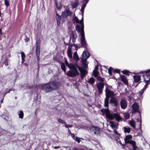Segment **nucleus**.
Listing matches in <instances>:
<instances>
[{"label": "nucleus", "mask_w": 150, "mask_h": 150, "mask_svg": "<svg viewBox=\"0 0 150 150\" xmlns=\"http://www.w3.org/2000/svg\"><path fill=\"white\" fill-rule=\"evenodd\" d=\"M144 73L143 75V77L144 81L146 84L144 87L138 93L139 96L140 97H142V96L144 91L147 88V86L149 83H150V69H148L144 71H141L140 74Z\"/></svg>", "instance_id": "1"}, {"label": "nucleus", "mask_w": 150, "mask_h": 150, "mask_svg": "<svg viewBox=\"0 0 150 150\" xmlns=\"http://www.w3.org/2000/svg\"><path fill=\"white\" fill-rule=\"evenodd\" d=\"M112 86L107 85L105 88L106 98L104 100V106L105 107H108L109 102L108 100L110 97L112 98L115 96V94L114 92L111 91Z\"/></svg>", "instance_id": "2"}, {"label": "nucleus", "mask_w": 150, "mask_h": 150, "mask_svg": "<svg viewBox=\"0 0 150 150\" xmlns=\"http://www.w3.org/2000/svg\"><path fill=\"white\" fill-rule=\"evenodd\" d=\"M101 111L103 113H105L106 117L109 120H112L114 118L117 121H119L121 120V117L118 114L116 113H111L108 108H103L101 109Z\"/></svg>", "instance_id": "3"}, {"label": "nucleus", "mask_w": 150, "mask_h": 150, "mask_svg": "<svg viewBox=\"0 0 150 150\" xmlns=\"http://www.w3.org/2000/svg\"><path fill=\"white\" fill-rule=\"evenodd\" d=\"M90 56L89 53L86 51L83 52L82 55L81 59L82 65L84 69H86L88 67V63L86 60Z\"/></svg>", "instance_id": "4"}, {"label": "nucleus", "mask_w": 150, "mask_h": 150, "mask_svg": "<svg viewBox=\"0 0 150 150\" xmlns=\"http://www.w3.org/2000/svg\"><path fill=\"white\" fill-rule=\"evenodd\" d=\"M77 68L76 64H75L74 66L69 68L71 70L67 72V75L70 77H74L78 75L79 73L77 70Z\"/></svg>", "instance_id": "5"}, {"label": "nucleus", "mask_w": 150, "mask_h": 150, "mask_svg": "<svg viewBox=\"0 0 150 150\" xmlns=\"http://www.w3.org/2000/svg\"><path fill=\"white\" fill-rule=\"evenodd\" d=\"M82 16V18L81 20L79 21V23L81 25L80 26L79 25H76V29L78 33H80V32L84 31V26L83 24V16Z\"/></svg>", "instance_id": "6"}, {"label": "nucleus", "mask_w": 150, "mask_h": 150, "mask_svg": "<svg viewBox=\"0 0 150 150\" xmlns=\"http://www.w3.org/2000/svg\"><path fill=\"white\" fill-rule=\"evenodd\" d=\"M72 14V12L70 11L69 8H67L62 13L61 16L62 18L64 19L68 16H71Z\"/></svg>", "instance_id": "7"}, {"label": "nucleus", "mask_w": 150, "mask_h": 150, "mask_svg": "<svg viewBox=\"0 0 150 150\" xmlns=\"http://www.w3.org/2000/svg\"><path fill=\"white\" fill-rule=\"evenodd\" d=\"M90 130L92 132L97 135H100V128L98 127L94 126H91L90 128Z\"/></svg>", "instance_id": "8"}, {"label": "nucleus", "mask_w": 150, "mask_h": 150, "mask_svg": "<svg viewBox=\"0 0 150 150\" xmlns=\"http://www.w3.org/2000/svg\"><path fill=\"white\" fill-rule=\"evenodd\" d=\"M41 88L42 90L46 92H49L52 91L51 85L49 82L46 84H44L41 86Z\"/></svg>", "instance_id": "9"}, {"label": "nucleus", "mask_w": 150, "mask_h": 150, "mask_svg": "<svg viewBox=\"0 0 150 150\" xmlns=\"http://www.w3.org/2000/svg\"><path fill=\"white\" fill-rule=\"evenodd\" d=\"M96 86L98 89L99 94H102L104 88V83L102 82H98L96 84Z\"/></svg>", "instance_id": "10"}, {"label": "nucleus", "mask_w": 150, "mask_h": 150, "mask_svg": "<svg viewBox=\"0 0 150 150\" xmlns=\"http://www.w3.org/2000/svg\"><path fill=\"white\" fill-rule=\"evenodd\" d=\"M79 33L81 36L80 39L81 45L83 47H85L87 44L85 40L84 31L80 32Z\"/></svg>", "instance_id": "11"}, {"label": "nucleus", "mask_w": 150, "mask_h": 150, "mask_svg": "<svg viewBox=\"0 0 150 150\" xmlns=\"http://www.w3.org/2000/svg\"><path fill=\"white\" fill-rule=\"evenodd\" d=\"M51 85L52 90L56 89L59 88V83L56 81H51L49 82Z\"/></svg>", "instance_id": "12"}, {"label": "nucleus", "mask_w": 150, "mask_h": 150, "mask_svg": "<svg viewBox=\"0 0 150 150\" xmlns=\"http://www.w3.org/2000/svg\"><path fill=\"white\" fill-rule=\"evenodd\" d=\"M76 66L81 73V77L83 78L85 76L86 73L87 71L85 69H83L82 68L76 64Z\"/></svg>", "instance_id": "13"}, {"label": "nucleus", "mask_w": 150, "mask_h": 150, "mask_svg": "<svg viewBox=\"0 0 150 150\" xmlns=\"http://www.w3.org/2000/svg\"><path fill=\"white\" fill-rule=\"evenodd\" d=\"M120 104L121 108L125 109L127 106V102L125 99L122 98L120 100Z\"/></svg>", "instance_id": "14"}, {"label": "nucleus", "mask_w": 150, "mask_h": 150, "mask_svg": "<svg viewBox=\"0 0 150 150\" xmlns=\"http://www.w3.org/2000/svg\"><path fill=\"white\" fill-rule=\"evenodd\" d=\"M110 103L114 107H116L118 105V101L117 99L114 97L111 98L110 100Z\"/></svg>", "instance_id": "15"}, {"label": "nucleus", "mask_w": 150, "mask_h": 150, "mask_svg": "<svg viewBox=\"0 0 150 150\" xmlns=\"http://www.w3.org/2000/svg\"><path fill=\"white\" fill-rule=\"evenodd\" d=\"M132 108L133 110V112H138L140 113L139 111V107L137 103H134L132 106Z\"/></svg>", "instance_id": "16"}, {"label": "nucleus", "mask_w": 150, "mask_h": 150, "mask_svg": "<svg viewBox=\"0 0 150 150\" xmlns=\"http://www.w3.org/2000/svg\"><path fill=\"white\" fill-rule=\"evenodd\" d=\"M88 0H83V3L82 6H81V13H82V16L83 15L84 11V9L86 7V4L88 3Z\"/></svg>", "instance_id": "17"}, {"label": "nucleus", "mask_w": 150, "mask_h": 150, "mask_svg": "<svg viewBox=\"0 0 150 150\" xmlns=\"http://www.w3.org/2000/svg\"><path fill=\"white\" fill-rule=\"evenodd\" d=\"M133 78L135 83H138L141 80V76L139 75H135L134 76Z\"/></svg>", "instance_id": "18"}, {"label": "nucleus", "mask_w": 150, "mask_h": 150, "mask_svg": "<svg viewBox=\"0 0 150 150\" xmlns=\"http://www.w3.org/2000/svg\"><path fill=\"white\" fill-rule=\"evenodd\" d=\"M62 17L61 16H59L58 13H57L56 15V19L57 23V25L60 26L61 23V20Z\"/></svg>", "instance_id": "19"}, {"label": "nucleus", "mask_w": 150, "mask_h": 150, "mask_svg": "<svg viewBox=\"0 0 150 150\" xmlns=\"http://www.w3.org/2000/svg\"><path fill=\"white\" fill-rule=\"evenodd\" d=\"M79 2L78 1H76L75 2L71 3V5L72 9L76 8L79 5Z\"/></svg>", "instance_id": "20"}, {"label": "nucleus", "mask_w": 150, "mask_h": 150, "mask_svg": "<svg viewBox=\"0 0 150 150\" xmlns=\"http://www.w3.org/2000/svg\"><path fill=\"white\" fill-rule=\"evenodd\" d=\"M72 35L73 38L72 42H75L76 39L77 37V35L76 32L74 31L72 32Z\"/></svg>", "instance_id": "21"}, {"label": "nucleus", "mask_w": 150, "mask_h": 150, "mask_svg": "<svg viewBox=\"0 0 150 150\" xmlns=\"http://www.w3.org/2000/svg\"><path fill=\"white\" fill-rule=\"evenodd\" d=\"M67 54L70 59L72 58V56L71 52V48L69 47L67 50Z\"/></svg>", "instance_id": "22"}, {"label": "nucleus", "mask_w": 150, "mask_h": 150, "mask_svg": "<svg viewBox=\"0 0 150 150\" xmlns=\"http://www.w3.org/2000/svg\"><path fill=\"white\" fill-rule=\"evenodd\" d=\"M110 126L112 128H116L117 127V123L113 121H110Z\"/></svg>", "instance_id": "23"}, {"label": "nucleus", "mask_w": 150, "mask_h": 150, "mask_svg": "<svg viewBox=\"0 0 150 150\" xmlns=\"http://www.w3.org/2000/svg\"><path fill=\"white\" fill-rule=\"evenodd\" d=\"M122 82L125 84H127L128 83L126 77L124 75L120 76Z\"/></svg>", "instance_id": "24"}, {"label": "nucleus", "mask_w": 150, "mask_h": 150, "mask_svg": "<svg viewBox=\"0 0 150 150\" xmlns=\"http://www.w3.org/2000/svg\"><path fill=\"white\" fill-rule=\"evenodd\" d=\"M36 56L38 57V56H39L40 53V47L38 45H37L36 46Z\"/></svg>", "instance_id": "25"}, {"label": "nucleus", "mask_w": 150, "mask_h": 150, "mask_svg": "<svg viewBox=\"0 0 150 150\" xmlns=\"http://www.w3.org/2000/svg\"><path fill=\"white\" fill-rule=\"evenodd\" d=\"M73 58L74 60L77 62L79 59L76 52H75L74 54Z\"/></svg>", "instance_id": "26"}, {"label": "nucleus", "mask_w": 150, "mask_h": 150, "mask_svg": "<svg viewBox=\"0 0 150 150\" xmlns=\"http://www.w3.org/2000/svg\"><path fill=\"white\" fill-rule=\"evenodd\" d=\"M123 129L125 133H129L130 131V129L129 127H123Z\"/></svg>", "instance_id": "27"}, {"label": "nucleus", "mask_w": 150, "mask_h": 150, "mask_svg": "<svg viewBox=\"0 0 150 150\" xmlns=\"http://www.w3.org/2000/svg\"><path fill=\"white\" fill-rule=\"evenodd\" d=\"M129 124L132 127H135V122L133 120L129 121Z\"/></svg>", "instance_id": "28"}, {"label": "nucleus", "mask_w": 150, "mask_h": 150, "mask_svg": "<svg viewBox=\"0 0 150 150\" xmlns=\"http://www.w3.org/2000/svg\"><path fill=\"white\" fill-rule=\"evenodd\" d=\"M21 54V57L22 61V62H24V59L25 57V55L24 52H20Z\"/></svg>", "instance_id": "29"}, {"label": "nucleus", "mask_w": 150, "mask_h": 150, "mask_svg": "<svg viewBox=\"0 0 150 150\" xmlns=\"http://www.w3.org/2000/svg\"><path fill=\"white\" fill-rule=\"evenodd\" d=\"M65 63L66 65L69 68H72V67L74 66L75 65V64H69L67 60H66L65 61Z\"/></svg>", "instance_id": "30"}, {"label": "nucleus", "mask_w": 150, "mask_h": 150, "mask_svg": "<svg viewBox=\"0 0 150 150\" xmlns=\"http://www.w3.org/2000/svg\"><path fill=\"white\" fill-rule=\"evenodd\" d=\"M122 72L124 74L127 75H129L130 72L127 70H124L122 71Z\"/></svg>", "instance_id": "31"}, {"label": "nucleus", "mask_w": 150, "mask_h": 150, "mask_svg": "<svg viewBox=\"0 0 150 150\" xmlns=\"http://www.w3.org/2000/svg\"><path fill=\"white\" fill-rule=\"evenodd\" d=\"M18 114L19 115V117L20 118L22 119L23 117V112L22 111H18Z\"/></svg>", "instance_id": "32"}, {"label": "nucleus", "mask_w": 150, "mask_h": 150, "mask_svg": "<svg viewBox=\"0 0 150 150\" xmlns=\"http://www.w3.org/2000/svg\"><path fill=\"white\" fill-rule=\"evenodd\" d=\"M95 82V80L94 79L93 77H91L90 78L88 81V82L91 84H93V83Z\"/></svg>", "instance_id": "33"}, {"label": "nucleus", "mask_w": 150, "mask_h": 150, "mask_svg": "<svg viewBox=\"0 0 150 150\" xmlns=\"http://www.w3.org/2000/svg\"><path fill=\"white\" fill-rule=\"evenodd\" d=\"M56 5L57 6V8L58 10H60L62 8V6L60 3H56Z\"/></svg>", "instance_id": "34"}, {"label": "nucleus", "mask_w": 150, "mask_h": 150, "mask_svg": "<svg viewBox=\"0 0 150 150\" xmlns=\"http://www.w3.org/2000/svg\"><path fill=\"white\" fill-rule=\"evenodd\" d=\"M61 68L66 73V69L65 68V65L64 63H63L61 64Z\"/></svg>", "instance_id": "35"}, {"label": "nucleus", "mask_w": 150, "mask_h": 150, "mask_svg": "<svg viewBox=\"0 0 150 150\" xmlns=\"http://www.w3.org/2000/svg\"><path fill=\"white\" fill-rule=\"evenodd\" d=\"M124 116L125 119H127L129 118L130 115L128 113H125L124 114Z\"/></svg>", "instance_id": "36"}, {"label": "nucleus", "mask_w": 150, "mask_h": 150, "mask_svg": "<svg viewBox=\"0 0 150 150\" xmlns=\"http://www.w3.org/2000/svg\"><path fill=\"white\" fill-rule=\"evenodd\" d=\"M93 75L95 77H98V72L95 70H94L93 71Z\"/></svg>", "instance_id": "37"}, {"label": "nucleus", "mask_w": 150, "mask_h": 150, "mask_svg": "<svg viewBox=\"0 0 150 150\" xmlns=\"http://www.w3.org/2000/svg\"><path fill=\"white\" fill-rule=\"evenodd\" d=\"M73 21L74 22L77 23H79V19L76 16L74 17L73 19Z\"/></svg>", "instance_id": "38"}, {"label": "nucleus", "mask_w": 150, "mask_h": 150, "mask_svg": "<svg viewBox=\"0 0 150 150\" xmlns=\"http://www.w3.org/2000/svg\"><path fill=\"white\" fill-rule=\"evenodd\" d=\"M58 121L60 123L62 124H64L65 125L66 123V122L64 121L63 120L61 119H59L58 120Z\"/></svg>", "instance_id": "39"}, {"label": "nucleus", "mask_w": 150, "mask_h": 150, "mask_svg": "<svg viewBox=\"0 0 150 150\" xmlns=\"http://www.w3.org/2000/svg\"><path fill=\"white\" fill-rule=\"evenodd\" d=\"M97 79L100 81H101V82L103 81H104V79L103 78H102L101 77L99 76H98L97 77Z\"/></svg>", "instance_id": "40"}, {"label": "nucleus", "mask_w": 150, "mask_h": 150, "mask_svg": "<svg viewBox=\"0 0 150 150\" xmlns=\"http://www.w3.org/2000/svg\"><path fill=\"white\" fill-rule=\"evenodd\" d=\"M112 68L110 67L108 69V72L110 75H111L112 74Z\"/></svg>", "instance_id": "41"}, {"label": "nucleus", "mask_w": 150, "mask_h": 150, "mask_svg": "<svg viewBox=\"0 0 150 150\" xmlns=\"http://www.w3.org/2000/svg\"><path fill=\"white\" fill-rule=\"evenodd\" d=\"M74 140H76L77 142L78 143H79L80 142V139L77 137H76L75 138V139H74Z\"/></svg>", "instance_id": "42"}, {"label": "nucleus", "mask_w": 150, "mask_h": 150, "mask_svg": "<svg viewBox=\"0 0 150 150\" xmlns=\"http://www.w3.org/2000/svg\"><path fill=\"white\" fill-rule=\"evenodd\" d=\"M65 126L66 128H69V127H72V125H68L66 123L65 124Z\"/></svg>", "instance_id": "43"}, {"label": "nucleus", "mask_w": 150, "mask_h": 150, "mask_svg": "<svg viewBox=\"0 0 150 150\" xmlns=\"http://www.w3.org/2000/svg\"><path fill=\"white\" fill-rule=\"evenodd\" d=\"M5 4V5L7 6L9 5V2L7 0H4Z\"/></svg>", "instance_id": "44"}, {"label": "nucleus", "mask_w": 150, "mask_h": 150, "mask_svg": "<svg viewBox=\"0 0 150 150\" xmlns=\"http://www.w3.org/2000/svg\"><path fill=\"white\" fill-rule=\"evenodd\" d=\"M120 70L117 69H115L114 71V73H120Z\"/></svg>", "instance_id": "45"}, {"label": "nucleus", "mask_w": 150, "mask_h": 150, "mask_svg": "<svg viewBox=\"0 0 150 150\" xmlns=\"http://www.w3.org/2000/svg\"><path fill=\"white\" fill-rule=\"evenodd\" d=\"M72 46H73L75 48V49L77 50L78 49V46L76 44H74L72 45Z\"/></svg>", "instance_id": "46"}, {"label": "nucleus", "mask_w": 150, "mask_h": 150, "mask_svg": "<svg viewBox=\"0 0 150 150\" xmlns=\"http://www.w3.org/2000/svg\"><path fill=\"white\" fill-rule=\"evenodd\" d=\"M114 132L115 134H117L118 136H120V134L117 132V131L116 130H115V129H114Z\"/></svg>", "instance_id": "47"}, {"label": "nucleus", "mask_w": 150, "mask_h": 150, "mask_svg": "<svg viewBox=\"0 0 150 150\" xmlns=\"http://www.w3.org/2000/svg\"><path fill=\"white\" fill-rule=\"evenodd\" d=\"M129 98L131 100H133L134 99V98L131 96H129Z\"/></svg>", "instance_id": "48"}, {"label": "nucleus", "mask_w": 150, "mask_h": 150, "mask_svg": "<svg viewBox=\"0 0 150 150\" xmlns=\"http://www.w3.org/2000/svg\"><path fill=\"white\" fill-rule=\"evenodd\" d=\"M4 64L6 66H7L8 65V63L7 61V59H6L5 61L4 62Z\"/></svg>", "instance_id": "49"}, {"label": "nucleus", "mask_w": 150, "mask_h": 150, "mask_svg": "<svg viewBox=\"0 0 150 150\" xmlns=\"http://www.w3.org/2000/svg\"><path fill=\"white\" fill-rule=\"evenodd\" d=\"M54 149H57L58 148H60V147L59 146H52Z\"/></svg>", "instance_id": "50"}, {"label": "nucleus", "mask_w": 150, "mask_h": 150, "mask_svg": "<svg viewBox=\"0 0 150 150\" xmlns=\"http://www.w3.org/2000/svg\"><path fill=\"white\" fill-rule=\"evenodd\" d=\"M36 57H37V61L39 63V61H40L39 56H38H38H36Z\"/></svg>", "instance_id": "51"}, {"label": "nucleus", "mask_w": 150, "mask_h": 150, "mask_svg": "<svg viewBox=\"0 0 150 150\" xmlns=\"http://www.w3.org/2000/svg\"><path fill=\"white\" fill-rule=\"evenodd\" d=\"M71 137H72L74 138V139H75V136L74 135V134H71Z\"/></svg>", "instance_id": "52"}, {"label": "nucleus", "mask_w": 150, "mask_h": 150, "mask_svg": "<svg viewBox=\"0 0 150 150\" xmlns=\"http://www.w3.org/2000/svg\"><path fill=\"white\" fill-rule=\"evenodd\" d=\"M73 150H80V149H79L77 148L76 147H74V148L73 149Z\"/></svg>", "instance_id": "53"}, {"label": "nucleus", "mask_w": 150, "mask_h": 150, "mask_svg": "<svg viewBox=\"0 0 150 150\" xmlns=\"http://www.w3.org/2000/svg\"><path fill=\"white\" fill-rule=\"evenodd\" d=\"M27 86V87H26V88H30V86H28V84H25L24 85V86Z\"/></svg>", "instance_id": "54"}, {"label": "nucleus", "mask_w": 150, "mask_h": 150, "mask_svg": "<svg viewBox=\"0 0 150 150\" xmlns=\"http://www.w3.org/2000/svg\"><path fill=\"white\" fill-rule=\"evenodd\" d=\"M140 128H141L142 127V120H141L140 121Z\"/></svg>", "instance_id": "55"}, {"label": "nucleus", "mask_w": 150, "mask_h": 150, "mask_svg": "<svg viewBox=\"0 0 150 150\" xmlns=\"http://www.w3.org/2000/svg\"><path fill=\"white\" fill-rule=\"evenodd\" d=\"M11 91V90H9L8 91V92H7L5 93V95H4V96H5V95L6 93H9V92H10Z\"/></svg>", "instance_id": "56"}, {"label": "nucleus", "mask_w": 150, "mask_h": 150, "mask_svg": "<svg viewBox=\"0 0 150 150\" xmlns=\"http://www.w3.org/2000/svg\"><path fill=\"white\" fill-rule=\"evenodd\" d=\"M98 69V67H95V69L96 70L97 69Z\"/></svg>", "instance_id": "57"}, {"label": "nucleus", "mask_w": 150, "mask_h": 150, "mask_svg": "<svg viewBox=\"0 0 150 150\" xmlns=\"http://www.w3.org/2000/svg\"><path fill=\"white\" fill-rule=\"evenodd\" d=\"M3 99L1 100V103H2L3 102Z\"/></svg>", "instance_id": "58"}, {"label": "nucleus", "mask_w": 150, "mask_h": 150, "mask_svg": "<svg viewBox=\"0 0 150 150\" xmlns=\"http://www.w3.org/2000/svg\"><path fill=\"white\" fill-rule=\"evenodd\" d=\"M1 30L0 29V34H1Z\"/></svg>", "instance_id": "59"}, {"label": "nucleus", "mask_w": 150, "mask_h": 150, "mask_svg": "<svg viewBox=\"0 0 150 150\" xmlns=\"http://www.w3.org/2000/svg\"><path fill=\"white\" fill-rule=\"evenodd\" d=\"M15 98L16 99L17 98V97H15Z\"/></svg>", "instance_id": "60"}, {"label": "nucleus", "mask_w": 150, "mask_h": 150, "mask_svg": "<svg viewBox=\"0 0 150 150\" xmlns=\"http://www.w3.org/2000/svg\"><path fill=\"white\" fill-rule=\"evenodd\" d=\"M69 132H70V131L69 129Z\"/></svg>", "instance_id": "61"}, {"label": "nucleus", "mask_w": 150, "mask_h": 150, "mask_svg": "<svg viewBox=\"0 0 150 150\" xmlns=\"http://www.w3.org/2000/svg\"><path fill=\"white\" fill-rule=\"evenodd\" d=\"M45 150H48V149H45Z\"/></svg>", "instance_id": "62"}]
</instances>
